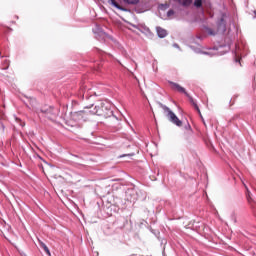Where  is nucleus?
<instances>
[{
    "instance_id": "1",
    "label": "nucleus",
    "mask_w": 256,
    "mask_h": 256,
    "mask_svg": "<svg viewBox=\"0 0 256 256\" xmlns=\"http://www.w3.org/2000/svg\"><path fill=\"white\" fill-rule=\"evenodd\" d=\"M87 115H98L99 117H109V115H113V111H111V104H109V102H100L95 106L94 104H91L89 106L84 107V110L77 112V116L81 117L82 119H87Z\"/></svg>"
},
{
    "instance_id": "2",
    "label": "nucleus",
    "mask_w": 256,
    "mask_h": 256,
    "mask_svg": "<svg viewBox=\"0 0 256 256\" xmlns=\"http://www.w3.org/2000/svg\"><path fill=\"white\" fill-rule=\"evenodd\" d=\"M158 105L161 109H163L164 113H166V117L168 121H170V123H173V125H176V127H183V121H181L179 117H177V115L174 114V112H172L169 107L161 102H159Z\"/></svg>"
},
{
    "instance_id": "3",
    "label": "nucleus",
    "mask_w": 256,
    "mask_h": 256,
    "mask_svg": "<svg viewBox=\"0 0 256 256\" xmlns=\"http://www.w3.org/2000/svg\"><path fill=\"white\" fill-rule=\"evenodd\" d=\"M169 84L171 85L172 89L174 91H178V93H184V95H186V97H189V93H187V91L185 90L184 87H182L181 85H179L178 83L175 82H169Z\"/></svg>"
},
{
    "instance_id": "4",
    "label": "nucleus",
    "mask_w": 256,
    "mask_h": 256,
    "mask_svg": "<svg viewBox=\"0 0 256 256\" xmlns=\"http://www.w3.org/2000/svg\"><path fill=\"white\" fill-rule=\"evenodd\" d=\"M246 198L248 203L251 205L252 209L256 211V201L255 199H253V197H251V192L248 191V193L246 194Z\"/></svg>"
},
{
    "instance_id": "5",
    "label": "nucleus",
    "mask_w": 256,
    "mask_h": 256,
    "mask_svg": "<svg viewBox=\"0 0 256 256\" xmlns=\"http://www.w3.org/2000/svg\"><path fill=\"white\" fill-rule=\"evenodd\" d=\"M157 35L160 37V39H165V36L167 35V30L163 29L162 27H156Z\"/></svg>"
},
{
    "instance_id": "6",
    "label": "nucleus",
    "mask_w": 256,
    "mask_h": 256,
    "mask_svg": "<svg viewBox=\"0 0 256 256\" xmlns=\"http://www.w3.org/2000/svg\"><path fill=\"white\" fill-rule=\"evenodd\" d=\"M110 4L115 7L116 9H119V11H127L126 8H123L121 5H119V3H117V1L115 0H110Z\"/></svg>"
},
{
    "instance_id": "7",
    "label": "nucleus",
    "mask_w": 256,
    "mask_h": 256,
    "mask_svg": "<svg viewBox=\"0 0 256 256\" xmlns=\"http://www.w3.org/2000/svg\"><path fill=\"white\" fill-rule=\"evenodd\" d=\"M227 28L226 26V23H225V18H221L219 21H218V29H221L222 31H225Z\"/></svg>"
},
{
    "instance_id": "8",
    "label": "nucleus",
    "mask_w": 256,
    "mask_h": 256,
    "mask_svg": "<svg viewBox=\"0 0 256 256\" xmlns=\"http://www.w3.org/2000/svg\"><path fill=\"white\" fill-rule=\"evenodd\" d=\"M178 3L182 7H190V5L193 3V0H178Z\"/></svg>"
},
{
    "instance_id": "9",
    "label": "nucleus",
    "mask_w": 256,
    "mask_h": 256,
    "mask_svg": "<svg viewBox=\"0 0 256 256\" xmlns=\"http://www.w3.org/2000/svg\"><path fill=\"white\" fill-rule=\"evenodd\" d=\"M41 113H43L45 115V117H48V119H51V113H53V108H49V109H42Z\"/></svg>"
},
{
    "instance_id": "10",
    "label": "nucleus",
    "mask_w": 256,
    "mask_h": 256,
    "mask_svg": "<svg viewBox=\"0 0 256 256\" xmlns=\"http://www.w3.org/2000/svg\"><path fill=\"white\" fill-rule=\"evenodd\" d=\"M40 247L44 249L45 253H47L48 256H51V251H49V247L45 243H43L41 240H39Z\"/></svg>"
},
{
    "instance_id": "11",
    "label": "nucleus",
    "mask_w": 256,
    "mask_h": 256,
    "mask_svg": "<svg viewBox=\"0 0 256 256\" xmlns=\"http://www.w3.org/2000/svg\"><path fill=\"white\" fill-rule=\"evenodd\" d=\"M126 5H138L139 0H123Z\"/></svg>"
},
{
    "instance_id": "12",
    "label": "nucleus",
    "mask_w": 256,
    "mask_h": 256,
    "mask_svg": "<svg viewBox=\"0 0 256 256\" xmlns=\"http://www.w3.org/2000/svg\"><path fill=\"white\" fill-rule=\"evenodd\" d=\"M194 7H196V9H201V7H203V0H195Z\"/></svg>"
},
{
    "instance_id": "13",
    "label": "nucleus",
    "mask_w": 256,
    "mask_h": 256,
    "mask_svg": "<svg viewBox=\"0 0 256 256\" xmlns=\"http://www.w3.org/2000/svg\"><path fill=\"white\" fill-rule=\"evenodd\" d=\"M173 15H175V11L173 9H170L168 12H167V17H173Z\"/></svg>"
},
{
    "instance_id": "14",
    "label": "nucleus",
    "mask_w": 256,
    "mask_h": 256,
    "mask_svg": "<svg viewBox=\"0 0 256 256\" xmlns=\"http://www.w3.org/2000/svg\"><path fill=\"white\" fill-rule=\"evenodd\" d=\"M184 129H186V131H191V125L189 123H187L185 126H184Z\"/></svg>"
},
{
    "instance_id": "15",
    "label": "nucleus",
    "mask_w": 256,
    "mask_h": 256,
    "mask_svg": "<svg viewBox=\"0 0 256 256\" xmlns=\"http://www.w3.org/2000/svg\"><path fill=\"white\" fill-rule=\"evenodd\" d=\"M194 109H196V111L198 112V113H200L201 114V110L199 109V106L197 105V104H194Z\"/></svg>"
},
{
    "instance_id": "16",
    "label": "nucleus",
    "mask_w": 256,
    "mask_h": 256,
    "mask_svg": "<svg viewBox=\"0 0 256 256\" xmlns=\"http://www.w3.org/2000/svg\"><path fill=\"white\" fill-rule=\"evenodd\" d=\"M190 102L192 103L193 106L197 104V102H195V100H193V98L191 97H190Z\"/></svg>"
},
{
    "instance_id": "17",
    "label": "nucleus",
    "mask_w": 256,
    "mask_h": 256,
    "mask_svg": "<svg viewBox=\"0 0 256 256\" xmlns=\"http://www.w3.org/2000/svg\"><path fill=\"white\" fill-rule=\"evenodd\" d=\"M208 34H209V35H215V32H213V30L209 29V30H208Z\"/></svg>"
},
{
    "instance_id": "18",
    "label": "nucleus",
    "mask_w": 256,
    "mask_h": 256,
    "mask_svg": "<svg viewBox=\"0 0 256 256\" xmlns=\"http://www.w3.org/2000/svg\"><path fill=\"white\" fill-rule=\"evenodd\" d=\"M1 127H2L3 131H5V125H3V123H1Z\"/></svg>"
},
{
    "instance_id": "19",
    "label": "nucleus",
    "mask_w": 256,
    "mask_h": 256,
    "mask_svg": "<svg viewBox=\"0 0 256 256\" xmlns=\"http://www.w3.org/2000/svg\"><path fill=\"white\" fill-rule=\"evenodd\" d=\"M174 47H177V49H179V44H174Z\"/></svg>"
},
{
    "instance_id": "20",
    "label": "nucleus",
    "mask_w": 256,
    "mask_h": 256,
    "mask_svg": "<svg viewBox=\"0 0 256 256\" xmlns=\"http://www.w3.org/2000/svg\"><path fill=\"white\" fill-rule=\"evenodd\" d=\"M254 15H255V17H256V10L254 11Z\"/></svg>"
},
{
    "instance_id": "21",
    "label": "nucleus",
    "mask_w": 256,
    "mask_h": 256,
    "mask_svg": "<svg viewBox=\"0 0 256 256\" xmlns=\"http://www.w3.org/2000/svg\"><path fill=\"white\" fill-rule=\"evenodd\" d=\"M199 115H200V117H203V116H201V112L199 113Z\"/></svg>"
}]
</instances>
